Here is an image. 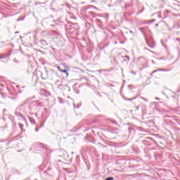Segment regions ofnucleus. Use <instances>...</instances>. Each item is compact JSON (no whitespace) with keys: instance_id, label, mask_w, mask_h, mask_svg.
<instances>
[{"instance_id":"1","label":"nucleus","mask_w":180,"mask_h":180,"mask_svg":"<svg viewBox=\"0 0 180 180\" xmlns=\"http://www.w3.org/2000/svg\"><path fill=\"white\" fill-rule=\"evenodd\" d=\"M58 70L60 72H63V74H66L68 75V72H67L66 70H61V68H60V66H58Z\"/></svg>"},{"instance_id":"3","label":"nucleus","mask_w":180,"mask_h":180,"mask_svg":"<svg viewBox=\"0 0 180 180\" xmlns=\"http://www.w3.org/2000/svg\"><path fill=\"white\" fill-rule=\"evenodd\" d=\"M35 96H33L32 98H27L26 100V102H29V101H32V99H34Z\"/></svg>"},{"instance_id":"11","label":"nucleus","mask_w":180,"mask_h":180,"mask_svg":"<svg viewBox=\"0 0 180 180\" xmlns=\"http://www.w3.org/2000/svg\"><path fill=\"white\" fill-rule=\"evenodd\" d=\"M158 26V24H156V25H155V27H157Z\"/></svg>"},{"instance_id":"15","label":"nucleus","mask_w":180,"mask_h":180,"mask_svg":"<svg viewBox=\"0 0 180 180\" xmlns=\"http://www.w3.org/2000/svg\"><path fill=\"white\" fill-rule=\"evenodd\" d=\"M156 99L158 101V100H160V98H156Z\"/></svg>"},{"instance_id":"16","label":"nucleus","mask_w":180,"mask_h":180,"mask_svg":"<svg viewBox=\"0 0 180 180\" xmlns=\"http://www.w3.org/2000/svg\"><path fill=\"white\" fill-rule=\"evenodd\" d=\"M92 2H95V1H92Z\"/></svg>"},{"instance_id":"13","label":"nucleus","mask_w":180,"mask_h":180,"mask_svg":"<svg viewBox=\"0 0 180 180\" xmlns=\"http://www.w3.org/2000/svg\"><path fill=\"white\" fill-rule=\"evenodd\" d=\"M35 130H36V131H39V129H36Z\"/></svg>"},{"instance_id":"6","label":"nucleus","mask_w":180,"mask_h":180,"mask_svg":"<svg viewBox=\"0 0 180 180\" xmlns=\"http://www.w3.org/2000/svg\"><path fill=\"white\" fill-rule=\"evenodd\" d=\"M162 71H165V72L170 71L169 70H165V69H162Z\"/></svg>"},{"instance_id":"7","label":"nucleus","mask_w":180,"mask_h":180,"mask_svg":"<svg viewBox=\"0 0 180 180\" xmlns=\"http://www.w3.org/2000/svg\"><path fill=\"white\" fill-rule=\"evenodd\" d=\"M158 70H153V72L150 74V75H153L155 72H157Z\"/></svg>"},{"instance_id":"4","label":"nucleus","mask_w":180,"mask_h":180,"mask_svg":"<svg viewBox=\"0 0 180 180\" xmlns=\"http://www.w3.org/2000/svg\"><path fill=\"white\" fill-rule=\"evenodd\" d=\"M141 99H143V101H145V102H148V99L145 98L144 97H142Z\"/></svg>"},{"instance_id":"10","label":"nucleus","mask_w":180,"mask_h":180,"mask_svg":"<svg viewBox=\"0 0 180 180\" xmlns=\"http://www.w3.org/2000/svg\"><path fill=\"white\" fill-rule=\"evenodd\" d=\"M136 110H139V106L136 107Z\"/></svg>"},{"instance_id":"5","label":"nucleus","mask_w":180,"mask_h":180,"mask_svg":"<svg viewBox=\"0 0 180 180\" xmlns=\"http://www.w3.org/2000/svg\"><path fill=\"white\" fill-rule=\"evenodd\" d=\"M113 179H114L113 177H108L105 180H113Z\"/></svg>"},{"instance_id":"9","label":"nucleus","mask_w":180,"mask_h":180,"mask_svg":"<svg viewBox=\"0 0 180 180\" xmlns=\"http://www.w3.org/2000/svg\"><path fill=\"white\" fill-rule=\"evenodd\" d=\"M38 106H43V105L41 103H38Z\"/></svg>"},{"instance_id":"14","label":"nucleus","mask_w":180,"mask_h":180,"mask_svg":"<svg viewBox=\"0 0 180 180\" xmlns=\"http://www.w3.org/2000/svg\"><path fill=\"white\" fill-rule=\"evenodd\" d=\"M130 33H133V31H129Z\"/></svg>"},{"instance_id":"2","label":"nucleus","mask_w":180,"mask_h":180,"mask_svg":"<svg viewBox=\"0 0 180 180\" xmlns=\"http://www.w3.org/2000/svg\"><path fill=\"white\" fill-rule=\"evenodd\" d=\"M97 1L98 2V4H101V5H102V4H106V2H108V0H97Z\"/></svg>"},{"instance_id":"8","label":"nucleus","mask_w":180,"mask_h":180,"mask_svg":"<svg viewBox=\"0 0 180 180\" xmlns=\"http://www.w3.org/2000/svg\"><path fill=\"white\" fill-rule=\"evenodd\" d=\"M1 58H5V56H0V59Z\"/></svg>"},{"instance_id":"12","label":"nucleus","mask_w":180,"mask_h":180,"mask_svg":"<svg viewBox=\"0 0 180 180\" xmlns=\"http://www.w3.org/2000/svg\"><path fill=\"white\" fill-rule=\"evenodd\" d=\"M129 101H133V98L129 99Z\"/></svg>"}]
</instances>
